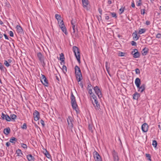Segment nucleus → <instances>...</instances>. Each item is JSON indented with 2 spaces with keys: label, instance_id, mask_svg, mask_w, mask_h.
<instances>
[{
  "label": "nucleus",
  "instance_id": "1",
  "mask_svg": "<svg viewBox=\"0 0 161 161\" xmlns=\"http://www.w3.org/2000/svg\"><path fill=\"white\" fill-rule=\"evenodd\" d=\"M75 74L78 81H80L82 79V75L80 69L77 65H76L75 68Z\"/></svg>",
  "mask_w": 161,
  "mask_h": 161
},
{
  "label": "nucleus",
  "instance_id": "2",
  "mask_svg": "<svg viewBox=\"0 0 161 161\" xmlns=\"http://www.w3.org/2000/svg\"><path fill=\"white\" fill-rule=\"evenodd\" d=\"M73 50L78 62L79 64L80 63V54L79 48L76 46H73Z\"/></svg>",
  "mask_w": 161,
  "mask_h": 161
},
{
  "label": "nucleus",
  "instance_id": "3",
  "mask_svg": "<svg viewBox=\"0 0 161 161\" xmlns=\"http://www.w3.org/2000/svg\"><path fill=\"white\" fill-rule=\"evenodd\" d=\"M70 99L71 100V103L73 108L77 112L78 109V106L76 103L75 97L73 94L72 92L71 93Z\"/></svg>",
  "mask_w": 161,
  "mask_h": 161
},
{
  "label": "nucleus",
  "instance_id": "4",
  "mask_svg": "<svg viewBox=\"0 0 161 161\" xmlns=\"http://www.w3.org/2000/svg\"><path fill=\"white\" fill-rule=\"evenodd\" d=\"M37 56L39 60L42 63V66L43 67L45 66L46 63L44 60V55L41 52H39L37 53Z\"/></svg>",
  "mask_w": 161,
  "mask_h": 161
},
{
  "label": "nucleus",
  "instance_id": "5",
  "mask_svg": "<svg viewBox=\"0 0 161 161\" xmlns=\"http://www.w3.org/2000/svg\"><path fill=\"white\" fill-rule=\"evenodd\" d=\"M95 93L97 95L99 98H100L102 97V94L99 87L97 86H96L93 88Z\"/></svg>",
  "mask_w": 161,
  "mask_h": 161
},
{
  "label": "nucleus",
  "instance_id": "6",
  "mask_svg": "<svg viewBox=\"0 0 161 161\" xmlns=\"http://www.w3.org/2000/svg\"><path fill=\"white\" fill-rule=\"evenodd\" d=\"M41 81L42 83L45 86H48V82L45 76L42 74H41Z\"/></svg>",
  "mask_w": 161,
  "mask_h": 161
},
{
  "label": "nucleus",
  "instance_id": "7",
  "mask_svg": "<svg viewBox=\"0 0 161 161\" xmlns=\"http://www.w3.org/2000/svg\"><path fill=\"white\" fill-rule=\"evenodd\" d=\"M93 155L95 161H102L101 156L97 151H95L94 152Z\"/></svg>",
  "mask_w": 161,
  "mask_h": 161
},
{
  "label": "nucleus",
  "instance_id": "8",
  "mask_svg": "<svg viewBox=\"0 0 161 161\" xmlns=\"http://www.w3.org/2000/svg\"><path fill=\"white\" fill-rule=\"evenodd\" d=\"M93 99H94V103H95V106H94L95 107V109L97 110H99L100 108V105L98 103L97 96H96L92 98V100Z\"/></svg>",
  "mask_w": 161,
  "mask_h": 161
},
{
  "label": "nucleus",
  "instance_id": "9",
  "mask_svg": "<svg viewBox=\"0 0 161 161\" xmlns=\"http://www.w3.org/2000/svg\"><path fill=\"white\" fill-rule=\"evenodd\" d=\"M67 121L69 126L71 129L73 127V122H74L71 116H69L67 119Z\"/></svg>",
  "mask_w": 161,
  "mask_h": 161
},
{
  "label": "nucleus",
  "instance_id": "10",
  "mask_svg": "<svg viewBox=\"0 0 161 161\" xmlns=\"http://www.w3.org/2000/svg\"><path fill=\"white\" fill-rule=\"evenodd\" d=\"M132 54L133 55L134 58H137L139 57L140 54L136 49H134L133 51L132 52Z\"/></svg>",
  "mask_w": 161,
  "mask_h": 161
},
{
  "label": "nucleus",
  "instance_id": "11",
  "mask_svg": "<svg viewBox=\"0 0 161 161\" xmlns=\"http://www.w3.org/2000/svg\"><path fill=\"white\" fill-rule=\"evenodd\" d=\"M112 154L113 158H114V161H118L119 157L118 156V153L116 152L115 150H113L112 152Z\"/></svg>",
  "mask_w": 161,
  "mask_h": 161
},
{
  "label": "nucleus",
  "instance_id": "12",
  "mask_svg": "<svg viewBox=\"0 0 161 161\" xmlns=\"http://www.w3.org/2000/svg\"><path fill=\"white\" fill-rule=\"evenodd\" d=\"M34 119L35 121H37L40 118L39 113L37 110H35L33 113Z\"/></svg>",
  "mask_w": 161,
  "mask_h": 161
},
{
  "label": "nucleus",
  "instance_id": "13",
  "mask_svg": "<svg viewBox=\"0 0 161 161\" xmlns=\"http://www.w3.org/2000/svg\"><path fill=\"white\" fill-rule=\"evenodd\" d=\"M1 117L3 119H5L7 121H10L11 120V118L7 114H5L3 113H2Z\"/></svg>",
  "mask_w": 161,
  "mask_h": 161
},
{
  "label": "nucleus",
  "instance_id": "14",
  "mask_svg": "<svg viewBox=\"0 0 161 161\" xmlns=\"http://www.w3.org/2000/svg\"><path fill=\"white\" fill-rule=\"evenodd\" d=\"M148 126L146 123H144L142 126V131L144 132H146L148 130Z\"/></svg>",
  "mask_w": 161,
  "mask_h": 161
},
{
  "label": "nucleus",
  "instance_id": "15",
  "mask_svg": "<svg viewBox=\"0 0 161 161\" xmlns=\"http://www.w3.org/2000/svg\"><path fill=\"white\" fill-rule=\"evenodd\" d=\"M82 2L84 8L87 9V5L89 4L88 0H82Z\"/></svg>",
  "mask_w": 161,
  "mask_h": 161
},
{
  "label": "nucleus",
  "instance_id": "16",
  "mask_svg": "<svg viewBox=\"0 0 161 161\" xmlns=\"http://www.w3.org/2000/svg\"><path fill=\"white\" fill-rule=\"evenodd\" d=\"M27 158L28 161H34L35 158L31 154H28L26 156Z\"/></svg>",
  "mask_w": 161,
  "mask_h": 161
},
{
  "label": "nucleus",
  "instance_id": "17",
  "mask_svg": "<svg viewBox=\"0 0 161 161\" xmlns=\"http://www.w3.org/2000/svg\"><path fill=\"white\" fill-rule=\"evenodd\" d=\"M17 31L19 33L22 34L23 32V29L21 26L19 25H17L16 26Z\"/></svg>",
  "mask_w": 161,
  "mask_h": 161
},
{
  "label": "nucleus",
  "instance_id": "18",
  "mask_svg": "<svg viewBox=\"0 0 161 161\" xmlns=\"http://www.w3.org/2000/svg\"><path fill=\"white\" fill-rule=\"evenodd\" d=\"M137 88L138 89V92H142L145 89V85L142 84L141 86H139V87H137Z\"/></svg>",
  "mask_w": 161,
  "mask_h": 161
},
{
  "label": "nucleus",
  "instance_id": "19",
  "mask_svg": "<svg viewBox=\"0 0 161 161\" xmlns=\"http://www.w3.org/2000/svg\"><path fill=\"white\" fill-rule=\"evenodd\" d=\"M132 36H133V39L134 40L137 41L139 38V36H137V32L136 31H135V32L133 33Z\"/></svg>",
  "mask_w": 161,
  "mask_h": 161
},
{
  "label": "nucleus",
  "instance_id": "20",
  "mask_svg": "<svg viewBox=\"0 0 161 161\" xmlns=\"http://www.w3.org/2000/svg\"><path fill=\"white\" fill-rule=\"evenodd\" d=\"M135 83L137 87H139L141 84V80L138 78H137L135 80Z\"/></svg>",
  "mask_w": 161,
  "mask_h": 161
},
{
  "label": "nucleus",
  "instance_id": "21",
  "mask_svg": "<svg viewBox=\"0 0 161 161\" xmlns=\"http://www.w3.org/2000/svg\"><path fill=\"white\" fill-rule=\"evenodd\" d=\"M133 99L135 100H137L138 98L140 97V94L136 92L133 95Z\"/></svg>",
  "mask_w": 161,
  "mask_h": 161
},
{
  "label": "nucleus",
  "instance_id": "22",
  "mask_svg": "<svg viewBox=\"0 0 161 161\" xmlns=\"http://www.w3.org/2000/svg\"><path fill=\"white\" fill-rule=\"evenodd\" d=\"M148 52V49L146 47L144 48L142 51V54L143 55H146Z\"/></svg>",
  "mask_w": 161,
  "mask_h": 161
},
{
  "label": "nucleus",
  "instance_id": "23",
  "mask_svg": "<svg viewBox=\"0 0 161 161\" xmlns=\"http://www.w3.org/2000/svg\"><path fill=\"white\" fill-rule=\"evenodd\" d=\"M88 129L92 133L94 129V128L92 124H89L88 125Z\"/></svg>",
  "mask_w": 161,
  "mask_h": 161
},
{
  "label": "nucleus",
  "instance_id": "24",
  "mask_svg": "<svg viewBox=\"0 0 161 161\" xmlns=\"http://www.w3.org/2000/svg\"><path fill=\"white\" fill-rule=\"evenodd\" d=\"M64 54L61 53L60 55V59L61 61V64H63V63H64Z\"/></svg>",
  "mask_w": 161,
  "mask_h": 161
},
{
  "label": "nucleus",
  "instance_id": "25",
  "mask_svg": "<svg viewBox=\"0 0 161 161\" xmlns=\"http://www.w3.org/2000/svg\"><path fill=\"white\" fill-rule=\"evenodd\" d=\"M10 131V129L9 127H7L4 129V133L6 135H8L9 134Z\"/></svg>",
  "mask_w": 161,
  "mask_h": 161
},
{
  "label": "nucleus",
  "instance_id": "26",
  "mask_svg": "<svg viewBox=\"0 0 161 161\" xmlns=\"http://www.w3.org/2000/svg\"><path fill=\"white\" fill-rule=\"evenodd\" d=\"M17 139L14 137H11L9 140V142L13 144H15V142H17Z\"/></svg>",
  "mask_w": 161,
  "mask_h": 161
},
{
  "label": "nucleus",
  "instance_id": "27",
  "mask_svg": "<svg viewBox=\"0 0 161 161\" xmlns=\"http://www.w3.org/2000/svg\"><path fill=\"white\" fill-rule=\"evenodd\" d=\"M96 96L95 95L94 93H93L89 95V97L90 98V100L91 101L92 103L93 104V106H95V103H94L93 100H92V98Z\"/></svg>",
  "mask_w": 161,
  "mask_h": 161
},
{
  "label": "nucleus",
  "instance_id": "28",
  "mask_svg": "<svg viewBox=\"0 0 161 161\" xmlns=\"http://www.w3.org/2000/svg\"><path fill=\"white\" fill-rule=\"evenodd\" d=\"M146 31V29H139L138 31V33L139 34H141L142 33H144Z\"/></svg>",
  "mask_w": 161,
  "mask_h": 161
},
{
  "label": "nucleus",
  "instance_id": "29",
  "mask_svg": "<svg viewBox=\"0 0 161 161\" xmlns=\"http://www.w3.org/2000/svg\"><path fill=\"white\" fill-rule=\"evenodd\" d=\"M16 153L17 154L18 156H21V155L23 154L21 150L19 149L16 150Z\"/></svg>",
  "mask_w": 161,
  "mask_h": 161
},
{
  "label": "nucleus",
  "instance_id": "30",
  "mask_svg": "<svg viewBox=\"0 0 161 161\" xmlns=\"http://www.w3.org/2000/svg\"><path fill=\"white\" fill-rule=\"evenodd\" d=\"M60 28L61 29L62 31L64 33H65V34L67 35V29L65 26L63 27H61Z\"/></svg>",
  "mask_w": 161,
  "mask_h": 161
},
{
  "label": "nucleus",
  "instance_id": "31",
  "mask_svg": "<svg viewBox=\"0 0 161 161\" xmlns=\"http://www.w3.org/2000/svg\"><path fill=\"white\" fill-rule=\"evenodd\" d=\"M62 69L64 73L65 74L67 71L66 67L65 66L63 65L62 66Z\"/></svg>",
  "mask_w": 161,
  "mask_h": 161
},
{
  "label": "nucleus",
  "instance_id": "32",
  "mask_svg": "<svg viewBox=\"0 0 161 161\" xmlns=\"http://www.w3.org/2000/svg\"><path fill=\"white\" fill-rule=\"evenodd\" d=\"M16 116L14 114H10V118H11V119L14 120L16 118Z\"/></svg>",
  "mask_w": 161,
  "mask_h": 161
},
{
  "label": "nucleus",
  "instance_id": "33",
  "mask_svg": "<svg viewBox=\"0 0 161 161\" xmlns=\"http://www.w3.org/2000/svg\"><path fill=\"white\" fill-rule=\"evenodd\" d=\"M145 156L147 158L148 160H149L150 161L151 160V156L149 154L146 153L145 154Z\"/></svg>",
  "mask_w": 161,
  "mask_h": 161
},
{
  "label": "nucleus",
  "instance_id": "34",
  "mask_svg": "<svg viewBox=\"0 0 161 161\" xmlns=\"http://www.w3.org/2000/svg\"><path fill=\"white\" fill-rule=\"evenodd\" d=\"M87 91H88V94L90 95L93 93L92 90V88H87Z\"/></svg>",
  "mask_w": 161,
  "mask_h": 161
},
{
  "label": "nucleus",
  "instance_id": "35",
  "mask_svg": "<svg viewBox=\"0 0 161 161\" xmlns=\"http://www.w3.org/2000/svg\"><path fill=\"white\" fill-rule=\"evenodd\" d=\"M4 64L7 67H8L10 66V64L6 60H5L4 61Z\"/></svg>",
  "mask_w": 161,
  "mask_h": 161
},
{
  "label": "nucleus",
  "instance_id": "36",
  "mask_svg": "<svg viewBox=\"0 0 161 161\" xmlns=\"http://www.w3.org/2000/svg\"><path fill=\"white\" fill-rule=\"evenodd\" d=\"M45 154L46 155V157L48 158H50L51 157V155L46 150H45Z\"/></svg>",
  "mask_w": 161,
  "mask_h": 161
},
{
  "label": "nucleus",
  "instance_id": "37",
  "mask_svg": "<svg viewBox=\"0 0 161 161\" xmlns=\"http://www.w3.org/2000/svg\"><path fill=\"white\" fill-rule=\"evenodd\" d=\"M152 145L154 147H156L157 145V143L156 140H153V141Z\"/></svg>",
  "mask_w": 161,
  "mask_h": 161
},
{
  "label": "nucleus",
  "instance_id": "38",
  "mask_svg": "<svg viewBox=\"0 0 161 161\" xmlns=\"http://www.w3.org/2000/svg\"><path fill=\"white\" fill-rule=\"evenodd\" d=\"M110 13L112 15L113 17H114L116 19L117 18V16L116 14L114 12H110Z\"/></svg>",
  "mask_w": 161,
  "mask_h": 161
},
{
  "label": "nucleus",
  "instance_id": "39",
  "mask_svg": "<svg viewBox=\"0 0 161 161\" xmlns=\"http://www.w3.org/2000/svg\"><path fill=\"white\" fill-rule=\"evenodd\" d=\"M98 11L100 14V15H99V17H100V19H102L101 15L102 14V10L100 8H98Z\"/></svg>",
  "mask_w": 161,
  "mask_h": 161
},
{
  "label": "nucleus",
  "instance_id": "40",
  "mask_svg": "<svg viewBox=\"0 0 161 161\" xmlns=\"http://www.w3.org/2000/svg\"><path fill=\"white\" fill-rule=\"evenodd\" d=\"M125 53L121 52H119L118 53V55L119 56H124Z\"/></svg>",
  "mask_w": 161,
  "mask_h": 161
},
{
  "label": "nucleus",
  "instance_id": "41",
  "mask_svg": "<svg viewBox=\"0 0 161 161\" xmlns=\"http://www.w3.org/2000/svg\"><path fill=\"white\" fill-rule=\"evenodd\" d=\"M6 69L2 64L0 62V69L1 71H4V69Z\"/></svg>",
  "mask_w": 161,
  "mask_h": 161
},
{
  "label": "nucleus",
  "instance_id": "42",
  "mask_svg": "<svg viewBox=\"0 0 161 161\" xmlns=\"http://www.w3.org/2000/svg\"><path fill=\"white\" fill-rule=\"evenodd\" d=\"M125 7H121L119 10L120 12L119 13V14H121L122 13H123L124 11Z\"/></svg>",
  "mask_w": 161,
  "mask_h": 161
},
{
  "label": "nucleus",
  "instance_id": "43",
  "mask_svg": "<svg viewBox=\"0 0 161 161\" xmlns=\"http://www.w3.org/2000/svg\"><path fill=\"white\" fill-rule=\"evenodd\" d=\"M21 128L24 129L26 130L27 128V125L26 123H25L23 124L22 126L21 127Z\"/></svg>",
  "mask_w": 161,
  "mask_h": 161
},
{
  "label": "nucleus",
  "instance_id": "44",
  "mask_svg": "<svg viewBox=\"0 0 161 161\" xmlns=\"http://www.w3.org/2000/svg\"><path fill=\"white\" fill-rule=\"evenodd\" d=\"M55 17L56 19L57 20H58V19H59V18H61V15H59V14H55Z\"/></svg>",
  "mask_w": 161,
  "mask_h": 161
},
{
  "label": "nucleus",
  "instance_id": "45",
  "mask_svg": "<svg viewBox=\"0 0 161 161\" xmlns=\"http://www.w3.org/2000/svg\"><path fill=\"white\" fill-rule=\"evenodd\" d=\"M5 6L8 8H9L10 7V5L9 3L7 1H6V2L5 3Z\"/></svg>",
  "mask_w": 161,
  "mask_h": 161
},
{
  "label": "nucleus",
  "instance_id": "46",
  "mask_svg": "<svg viewBox=\"0 0 161 161\" xmlns=\"http://www.w3.org/2000/svg\"><path fill=\"white\" fill-rule=\"evenodd\" d=\"M21 146L24 148H27V147L26 145L24 143H21Z\"/></svg>",
  "mask_w": 161,
  "mask_h": 161
},
{
  "label": "nucleus",
  "instance_id": "47",
  "mask_svg": "<svg viewBox=\"0 0 161 161\" xmlns=\"http://www.w3.org/2000/svg\"><path fill=\"white\" fill-rule=\"evenodd\" d=\"M135 72L136 74H139L140 73V70L138 68L136 69Z\"/></svg>",
  "mask_w": 161,
  "mask_h": 161
},
{
  "label": "nucleus",
  "instance_id": "48",
  "mask_svg": "<svg viewBox=\"0 0 161 161\" xmlns=\"http://www.w3.org/2000/svg\"><path fill=\"white\" fill-rule=\"evenodd\" d=\"M72 28L73 29L72 33H75L76 32V31H78L77 29H76V30L75 29V25H73V26H72Z\"/></svg>",
  "mask_w": 161,
  "mask_h": 161
},
{
  "label": "nucleus",
  "instance_id": "49",
  "mask_svg": "<svg viewBox=\"0 0 161 161\" xmlns=\"http://www.w3.org/2000/svg\"><path fill=\"white\" fill-rule=\"evenodd\" d=\"M145 9H142L141 10V14H144L145 13Z\"/></svg>",
  "mask_w": 161,
  "mask_h": 161
},
{
  "label": "nucleus",
  "instance_id": "50",
  "mask_svg": "<svg viewBox=\"0 0 161 161\" xmlns=\"http://www.w3.org/2000/svg\"><path fill=\"white\" fill-rule=\"evenodd\" d=\"M108 62H106L105 63V66H106V69L110 68L109 65V66H108Z\"/></svg>",
  "mask_w": 161,
  "mask_h": 161
},
{
  "label": "nucleus",
  "instance_id": "51",
  "mask_svg": "<svg viewBox=\"0 0 161 161\" xmlns=\"http://www.w3.org/2000/svg\"><path fill=\"white\" fill-rule=\"evenodd\" d=\"M156 37L158 38H161V34L160 33H158L156 36Z\"/></svg>",
  "mask_w": 161,
  "mask_h": 161
},
{
  "label": "nucleus",
  "instance_id": "52",
  "mask_svg": "<svg viewBox=\"0 0 161 161\" xmlns=\"http://www.w3.org/2000/svg\"><path fill=\"white\" fill-rule=\"evenodd\" d=\"M9 34L10 36L13 37L14 36V34L12 31H10L9 32Z\"/></svg>",
  "mask_w": 161,
  "mask_h": 161
},
{
  "label": "nucleus",
  "instance_id": "53",
  "mask_svg": "<svg viewBox=\"0 0 161 161\" xmlns=\"http://www.w3.org/2000/svg\"><path fill=\"white\" fill-rule=\"evenodd\" d=\"M40 123L42 124L43 126H45V124L44 121L42 119H41L40 121Z\"/></svg>",
  "mask_w": 161,
  "mask_h": 161
},
{
  "label": "nucleus",
  "instance_id": "54",
  "mask_svg": "<svg viewBox=\"0 0 161 161\" xmlns=\"http://www.w3.org/2000/svg\"><path fill=\"white\" fill-rule=\"evenodd\" d=\"M131 44L132 46H136V42L134 41L131 42Z\"/></svg>",
  "mask_w": 161,
  "mask_h": 161
},
{
  "label": "nucleus",
  "instance_id": "55",
  "mask_svg": "<svg viewBox=\"0 0 161 161\" xmlns=\"http://www.w3.org/2000/svg\"><path fill=\"white\" fill-rule=\"evenodd\" d=\"M75 20L72 19L71 21V23L72 26H73V25H75Z\"/></svg>",
  "mask_w": 161,
  "mask_h": 161
},
{
  "label": "nucleus",
  "instance_id": "56",
  "mask_svg": "<svg viewBox=\"0 0 161 161\" xmlns=\"http://www.w3.org/2000/svg\"><path fill=\"white\" fill-rule=\"evenodd\" d=\"M139 2H137L136 3V5L137 6H140L141 4V0H139Z\"/></svg>",
  "mask_w": 161,
  "mask_h": 161
},
{
  "label": "nucleus",
  "instance_id": "57",
  "mask_svg": "<svg viewBox=\"0 0 161 161\" xmlns=\"http://www.w3.org/2000/svg\"><path fill=\"white\" fill-rule=\"evenodd\" d=\"M158 127L161 130V123H159L158 125Z\"/></svg>",
  "mask_w": 161,
  "mask_h": 161
},
{
  "label": "nucleus",
  "instance_id": "58",
  "mask_svg": "<svg viewBox=\"0 0 161 161\" xmlns=\"http://www.w3.org/2000/svg\"><path fill=\"white\" fill-rule=\"evenodd\" d=\"M4 36L5 37V38L7 40H9L8 36L5 34H3Z\"/></svg>",
  "mask_w": 161,
  "mask_h": 161
},
{
  "label": "nucleus",
  "instance_id": "59",
  "mask_svg": "<svg viewBox=\"0 0 161 161\" xmlns=\"http://www.w3.org/2000/svg\"><path fill=\"white\" fill-rule=\"evenodd\" d=\"M131 6L133 8H134L135 7V3H134V2L133 1L131 3Z\"/></svg>",
  "mask_w": 161,
  "mask_h": 161
},
{
  "label": "nucleus",
  "instance_id": "60",
  "mask_svg": "<svg viewBox=\"0 0 161 161\" xmlns=\"http://www.w3.org/2000/svg\"><path fill=\"white\" fill-rule=\"evenodd\" d=\"M92 86V85L91 83H89L88 85V87L87 88H91V87Z\"/></svg>",
  "mask_w": 161,
  "mask_h": 161
},
{
  "label": "nucleus",
  "instance_id": "61",
  "mask_svg": "<svg viewBox=\"0 0 161 161\" xmlns=\"http://www.w3.org/2000/svg\"><path fill=\"white\" fill-rule=\"evenodd\" d=\"M150 24V22L149 21H147L146 22V24L147 25H149Z\"/></svg>",
  "mask_w": 161,
  "mask_h": 161
},
{
  "label": "nucleus",
  "instance_id": "62",
  "mask_svg": "<svg viewBox=\"0 0 161 161\" xmlns=\"http://www.w3.org/2000/svg\"><path fill=\"white\" fill-rule=\"evenodd\" d=\"M10 145V142H7L6 143V145L7 146V147H8Z\"/></svg>",
  "mask_w": 161,
  "mask_h": 161
},
{
  "label": "nucleus",
  "instance_id": "63",
  "mask_svg": "<svg viewBox=\"0 0 161 161\" xmlns=\"http://www.w3.org/2000/svg\"><path fill=\"white\" fill-rule=\"evenodd\" d=\"M7 61L8 62V63H9V64L11 63L12 62V59H8Z\"/></svg>",
  "mask_w": 161,
  "mask_h": 161
},
{
  "label": "nucleus",
  "instance_id": "64",
  "mask_svg": "<svg viewBox=\"0 0 161 161\" xmlns=\"http://www.w3.org/2000/svg\"><path fill=\"white\" fill-rule=\"evenodd\" d=\"M107 3L110 5L112 3V2L110 0H108V1Z\"/></svg>",
  "mask_w": 161,
  "mask_h": 161
}]
</instances>
